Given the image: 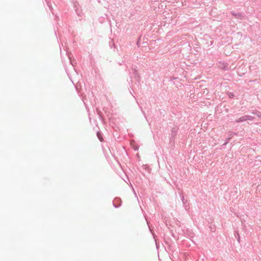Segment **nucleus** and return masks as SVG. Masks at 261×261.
<instances>
[{"instance_id": "10", "label": "nucleus", "mask_w": 261, "mask_h": 261, "mask_svg": "<svg viewBox=\"0 0 261 261\" xmlns=\"http://www.w3.org/2000/svg\"><path fill=\"white\" fill-rule=\"evenodd\" d=\"M238 241L239 242H240V237H239V238H238Z\"/></svg>"}, {"instance_id": "6", "label": "nucleus", "mask_w": 261, "mask_h": 261, "mask_svg": "<svg viewBox=\"0 0 261 261\" xmlns=\"http://www.w3.org/2000/svg\"><path fill=\"white\" fill-rule=\"evenodd\" d=\"M231 13L236 18H239V17H242V15L241 14H240V13H236L234 12H232Z\"/></svg>"}, {"instance_id": "4", "label": "nucleus", "mask_w": 261, "mask_h": 261, "mask_svg": "<svg viewBox=\"0 0 261 261\" xmlns=\"http://www.w3.org/2000/svg\"><path fill=\"white\" fill-rule=\"evenodd\" d=\"M177 134V128H173L172 129L171 136L172 138H175Z\"/></svg>"}, {"instance_id": "1", "label": "nucleus", "mask_w": 261, "mask_h": 261, "mask_svg": "<svg viewBox=\"0 0 261 261\" xmlns=\"http://www.w3.org/2000/svg\"><path fill=\"white\" fill-rule=\"evenodd\" d=\"M208 91L206 88H203L202 89V92H200L201 93V94L200 95H199V93H198L197 96H200V97L202 96V94L203 95V96L207 95L208 94Z\"/></svg>"}, {"instance_id": "5", "label": "nucleus", "mask_w": 261, "mask_h": 261, "mask_svg": "<svg viewBox=\"0 0 261 261\" xmlns=\"http://www.w3.org/2000/svg\"><path fill=\"white\" fill-rule=\"evenodd\" d=\"M246 120L252 121L254 120V117L250 115H246Z\"/></svg>"}, {"instance_id": "9", "label": "nucleus", "mask_w": 261, "mask_h": 261, "mask_svg": "<svg viewBox=\"0 0 261 261\" xmlns=\"http://www.w3.org/2000/svg\"><path fill=\"white\" fill-rule=\"evenodd\" d=\"M256 115H257L258 117L261 118V113H259V112L258 113H257V114H256Z\"/></svg>"}, {"instance_id": "7", "label": "nucleus", "mask_w": 261, "mask_h": 261, "mask_svg": "<svg viewBox=\"0 0 261 261\" xmlns=\"http://www.w3.org/2000/svg\"><path fill=\"white\" fill-rule=\"evenodd\" d=\"M97 136L100 141H102V138L99 132L97 133Z\"/></svg>"}, {"instance_id": "3", "label": "nucleus", "mask_w": 261, "mask_h": 261, "mask_svg": "<svg viewBox=\"0 0 261 261\" xmlns=\"http://www.w3.org/2000/svg\"><path fill=\"white\" fill-rule=\"evenodd\" d=\"M246 121V115L245 116H243L242 117H241L240 118H239V119H237L236 120V122L237 123H239V122H244V121Z\"/></svg>"}, {"instance_id": "2", "label": "nucleus", "mask_w": 261, "mask_h": 261, "mask_svg": "<svg viewBox=\"0 0 261 261\" xmlns=\"http://www.w3.org/2000/svg\"><path fill=\"white\" fill-rule=\"evenodd\" d=\"M233 135H237V134L236 133H231L229 135V136L228 138L226 139L225 143H224V145H226L229 141V140L232 138Z\"/></svg>"}, {"instance_id": "8", "label": "nucleus", "mask_w": 261, "mask_h": 261, "mask_svg": "<svg viewBox=\"0 0 261 261\" xmlns=\"http://www.w3.org/2000/svg\"><path fill=\"white\" fill-rule=\"evenodd\" d=\"M228 96L230 98H231V97L234 96V95L233 93L229 92Z\"/></svg>"}]
</instances>
